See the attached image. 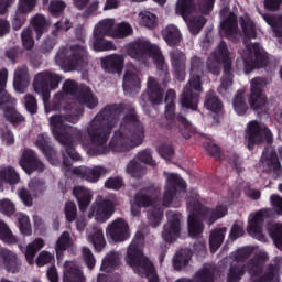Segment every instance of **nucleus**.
I'll return each instance as SVG.
<instances>
[{
    "label": "nucleus",
    "mask_w": 282,
    "mask_h": 282,
    "mask_svg": "<svg viewBox=\"0 0 282 282\" xmlns=\"http://www.w3.org/2000/svg\"><path fill=\"white\" fill-rule=\"evenodd\" d=\"M0 270L17 274L21 270V260L17 253L8 249H0Z\"/></svg>",
    "instance_id": "25"
},
{
    "label": "nucleus",
    "mask_w": 282,
    "mask_h": 282,
    "mask_svg": "<svg viewBox=\"0 0 282 282\" xmlns=\"http://www.w3.org/2000/svg\"><path fill=\"white\" fill-rule=\"evenodd\" d=\"M64 213L66 221H68L69 224L76 221V217H78V208L76 207V203L67 202L65 204Z\"/></svg>",
    "instance_id": "63"
},
{
    "label": "nucleus",
    "mask_w": 282,
    "mask_h": 282,
    "mask_svg": "<svg viewBox=\"0 0 282 282\" xmlns=\"http://www.w3.org/2000/svg\"><path fill=\"white\" fill-rule=\"evenodd\" d=\"M260 167L267 175H272L273 180H279L282 175V165L279 161L276 150L264 148L260 158Z\"/></svg>",
    "instance_id": "14"
},
{
    "label": "nucleus",
    "mask_w": 282,
    "mask_h": 282,
    "mask_svg": "<svg viewBox=\"0 0 282 282\" xmlns=\"http://www.w3.org/2000/svg\"><path fill=\"white\" fill-rule=\"evenodd\" d=\"M265 85V78L256 77L251 79L248 102L252 111H261V109L268 105V96H265V93L263 91Z\"/></svg>",
    "instance_id": "13"
},
{
    "label": "nucleus",
    "mask_w": 282,
    "mask_h": 282,
    "mask_svg": "<svg viewBox=\"0 0 282 282\" xmlns=\"http://www.w3.org/2000/svg\"><path fill=\"white\" fill-rule=\"evenodd\" d=\"M148 219L152 228H158L162 224V219H164V208L153 207L148 212Z\"/></svg>",
    "instance_id": "52"
},
{
    "label": "nucleus",
    "mask_w": 282,
    "mask_h": 282,
    "mask_svg": "<svg viewBox=\"0 0 282 282\" xmlns=\"http://www.w3.org/2000/svg\"><path fill=\"white\" fill-rule=\"evenodd\" d=\"M45 241L42 238H36L31 243L26 246L25 259L29 265H34V257L39 253V250L44 248Z\"/></svg>",
    "instance_id": "41"
},
{
    "label": "nucleus",
    "mask_w": 282,
    "mask_h": 282,
    "mask_svg": "<svg viewBox=\"0 0 282 282\" xmlns=\"http://www.w3.org/2000/svg\"><path fill=\"white\" fill-rule=\"evenodd\" d=\"M67 4L63 0H53L50 2L48 12L51 17H63Z\"/></svg>",
    "instance_id": "59"
},
{
    "label": "nucleus",
    "mask_w": 282,
    "mask_h": 282,
    "mask_svg": "<svg viewBox=\"0 0 282 282\" xmlns=\"http://www.w3.org/2000/svg\"><path fill=\"white\" fill-rule=\"evenodd\" d=\"M113 25H116V20L105 19L95 26L93 34L113 37V31H115Z\"/></svg>",
    "instance_id": "45"
},
{
    "label": "nucleus",
    "mask_w": 282,
    "mask_h": 282,
    "mask_svg": "<svg viewBox=\"0 0 282 282\" xmlns=\"http://www.w3.org/2000/svg\"><path fill=\"white\" fill-rule=\"evenodd\" d=\"M0 182H4V184H9L10 186H15V184L21 182V176L14 167L7 166L0 170Z\"/></svg>",
    "instance_id": "42"
},
{
    "label": "nucleus",
    "mask_w": 282,
    "mask_h": 282,
    "mask_svg": "<svg viewBox=\"0 0 282 282\" xmlns=\"http://www.w3.org/2000/svg\"><path fill=\"white\" fill-rule=\"evenodd\" d=\"M90 1L91 0H74L75 8H77V10H84V19H89L94 12H98V0H95L93 3H90Z\"/></svg>",
    "instance_id": "44"
},
{
    "label": "nucleus",
    "mask_w": 282,
    "mask_h": 282,
    "mask_svg": "<svg viewBox=\"0 0 282 282\" xmlns=\"http://www.w3.org/2000/svg\"><path fill=\"white\" fill-rule=\"evenodd\" d=\"M220 30L224 32L227 39L235 36L238 32L237 15L230 13L220 24Z\"/></svg>",
    "instance_id": "40"
},
{
    "label": "nucleus",
    "mask_w": 282,
    "mask_h": 282,
    "mask_svg": "<svg viewBox=\"0 0 282 282\" xmlns=\"http://www.w3.org/2000/svg\"><path fill=\"white\" fill-rule=\"evenodd\" d=\"M147 98L151 105H162L164 100V89L154 77H149L147 94L141 95L142 102H147Z\"/></svg>",
    "instance_id": "24"
},
{
    "label": "nucleus",
    "mask_w": 282,
    "mask_h": 282,
    "mask_svg": "<svg viewBox=\"0 0 282 282\" xmlns=\"http://www.w3.org/2000/svg\"><path fill=\"white\" fill-rule=\"evenodd\" d=\"M144 142V126L135 109L131 108L123 116L119 130L110 141V147L118 153H127Z\"/></svg>",
    "instance_id": "2"
},
{
    "label": "nucleus",
    "mask_w": 282,
    "mask_h": 282,
    "mask_svg": "<svg viewBox=\"0 0 282 282\" xmlns=\"http://www.w3.org/2000/svg\"><path fill=\"white\" fill-rule=\"evenodd\" d=\"M264 224H265V215L263 214V210H259L254 215H251V219L249 220L247 232L251 237H253V239H258V241H265V235H263Z\"/></svg>",
    "instance_id": "26"
},
{
    "label": "nucleus",
    "mask_w": 282,
    "mask_h": 282,
    "mask_svg": "<svg viewBox=\"0 0 282 282\" xmlns=\"http://www.w3.org/2000/svg\"><path fill=\"white\" fill-rule=\"evenodd\" d=\"M63 282H85L83 271L77 267H70L64 272Z\"/></svg>",
    "instance_id": "54"
},
{
    "label": "nucleus",
    "mask_w": 282,
    "mask_h": 282,
    "mask_svg": "<svg viewBox=\"0 0 282 282\" xmlns=\"http://www.w3.org/2000/svg\"><path fill=\"white\" fill-rule=\"evenodd\" d=\"M226 232H228V228L220 227L215 228L209 234V248L210 252H217L219 248H221V243H224V239H226Z\"/></svg>",
    "instance_id": "36"
},
{
    "label": "nucleus",
    "mask_w": 282,
    "mask_h": 282,
    "mask_svg": "<svg viewBox=\"0 0 282 282\" xmlns=\"http://www.w3.org/2000/svg\"><path fill=\"white\" fill-rule=\"evenodd\" d=\"M212 58L223 64V69L232 68V57H230V50L225 41H220L216 50L212 53Z\"/></svg>",
    "instance_id": "29"
},
{
    "label": "nucleus",
    "mask_w": 282,
    "mask_h": 282,
    "mask_svg": "<svg viewBox=\"0 0 282 282\" xmlns=\"http://www.w3.org/2000/svg\"><path fill=\"white\" fill-rule=\"evenodd\" d=\"M90 242L93 243L95 250L97 252H101L102 248L107 246V242L105 241V234L102 232V229H97L90 237Z\"/></svg>",
    "instance_id": "58"
},
{
    "label": "nucleus",
    "mask_w": 282,
    "mask_h": 282,
    "mask_svg": "<svg viewBox=\"0 0 282 282\" xmlns=\"http://www.w3.org/2000/svg\"><path fill=\"white\" fill-rule=\"evenodd\" d=\"M269 236L273 239L279 250H282V224H273L268 228Z\"/></svg>",
    "instance_id": "55"
},
{
    "label": "nucleus",
    "mask_w": 282,
    "mask_h": 282,
    "mask_svg": "<svg viewBox=\"0 0 282 282\" xmlns=\"http://www.w3.org/2000/svg\"><path fill=\"white\" fill-rule=\"evenodd\" d=\"M35 147L40 149V151L45 155L46 160L51 164H54L56 162V150L52 147V141H50V137L45 134H39L37 139L35 141Z\"/></svg>",
    "instance_id": "31"
},
{
    "label": "nucleus",
    "mask_w": 282,
    "mask_h": 282,
    "mask_svg": "<svg viewBox=\"0 0 282 282\" xmlns=\"http://www.w3.org/2000/svg\"><path fill=\"white\" fill-rule=\"evenodd\" d=\"M70 243H72V238L69 236V232L68 231L62 232V235L59 236L55 245L57 261H61V259H63V256H64L63 252H65V250L69 248Z\"/></svg>",
    "instance_id": "47"
},
{
    "label": "nucleus",
    "mask_w": 282,
    "mask_h": 282,
    "mask_svg": "<svg viewBox=\"0 0 282 282\" xmlns=\"http://www.w3.org/2000/svg\"><path fill=\"white\" fill-rule=\"evenodd\" d=\"M8 83V69L2 68L0 70V105H7L12 100V96L9 95L6 89V85Z\"/></svg>",
    "instance_id": "49"
},
{
    "label": "nucleus",
    "mask_w": 282,
    "mask_h": 282,
    "mask_svg": "<svg viewBox=\"0 0 282 282\" xmlns=\"http://www.w3.org/2000/svg\"><path fill=\"white\" fill-rule=\"evenodd\" d=\"M87 46L80 44H74L68 47H61L55 56L56 63L66 67L70 72L83 67L87 63Z\"/></svg>",
    "instance_id": "8"
},
{
    "label": "nucleus",
    "mask_w": 282,
    "mask_h": 282,
    "mask_svg": "<svg viewBox=\"0 0 282 282\" xmlns=\"http://www.w3.org/2000/svg\"><path fill=\"white\" fill-rule=\"evenodd\" d=\"M169 56L176 80L184 83L186 80V54L180 48H173Z\"/></svg>",
    "instance_id": "20"
},
{
    "label": "nucleus",
    "mask_w": 282,
    "mask_h": 282,
    "mask_svg": "<svg viewBox=\"0 0 282 282\" xmlns=\"http://www.w3.org/2000/svg\"><path fill=\"white\" fill-rule=\"evenodd\" d=\"M202 74H204V61L202 57L194 55L191 57V67H189V85L194 87L195 91H204L202 86Z\"/></svg>",
    "instance_id": "23"
},
{
    "label": "nucleus",
    "mask_w": 282,
    "mask_h": 282,
    "mask_svg": "<svg viewBox=\"0 0 282 282\" xmlns=\"http://www.w3.org/2000/svg\"><path fill=\"white\" fill-rule=\"evenodd\" d=\"M61 80L63 78L56 73L50 70L40 72L34 76L33 89L35 94L42 96L43 102L46 105V102H50L51 91L58 89Z\"/></svg>",
    "instance_id": "11"
},
{
    "label": "nucleus",
    "mask_w": 282,
    "mask_h": 282,
    "mask_svg": "<svg viewBox=\"0 0 282 282\" xmlns=\"http://www.w3.org/2000/svg\"><path fill=\"white\" fill-rule=\"evenodd\" d=\"M234 111L237 116H246L248 113V102L246 101V91L239 89L232 99Z\"/></svg>",
    "instance_id": "39"
},
{
    "label": "nucleus",
    "mask_w": 282,
    "mask_h": 282,
    "mask_svg": "<svg viewBox=\"0 0 282 282\" xmlns=\"http://www.w3.org/2000/svg\"><path fill=\"white\" fill-rule=\"evenodd\" d=\"M186 191V182L177 174H167L165 191L163 195V206L169 208L173 204L178 193H184Z\"/></svg>",
    "instance_id": "15"
},
{
    "label": "nucleus",
    "mask_w": 282,
    "mask_h": 282,
    "mask_svg": "<svg viewBox=\"0 0 282 282\" xmlns=\"http://www.w3.org/2000/svg\"><path fill=\"white\" fill-rule=\"evenodd\" d=\"M141 86L142 84L138 74L131 70H127L123 76V90L127 91V94H138V91L141 89Z\"/></svg>",
    "instance_id": "33"
},
{
    "label": "nucleus",
    "mask_w": 282,
    "mask_h": 282,
    "mask_svg": "<svg viewBox=\"0 0 282 282\" xmlns=\"http://www.w3.org/2000/svg\"><path fill=\"white\" fill-rule=\"evenodd\" d=\"M24 107L31 116H36V113H39V102L36 101V97L32 94H26L24 96Z\"/></svg>",
    "instance_id": "60"
},
{
    "label": "nucleus",
    "mask_w": 282,
    "mask_h": 282,
    "mask_svg": "<svg viewBox=\"0 0 282 282\" xmlns=\"http://www.w3.org/2000/svg\"><path fill=\"white\" fill-rule=\"evenodd\" d=\"M173 129H177V131L185 138V140H191V121L186 119V117L182 115H177L175 118V124L172 126Z\"/></svg>",
    "instance_id": "46"
},
{
    "label": "nucleus",
    "mask_w": 282,
    "mask_h": 282,
    "mask_svg": "<svg viewBox=\"0 0 282 282\" xmlns=\"http://www.w3.org/2000/svg\"><path fill=\"white\" fill-rule=\"evenodd\" d=\"M126 52L130 58H133V61H138L139 63H144L147 57L151 56L154 61V65H156L159 78L162 82L163 87H166L171 83L169 65L158 45H153L147 40L138 39L126 46Z\"/></svg>",
    "instance_id": "5"
},
{
    "label": "nucleus",
    "mask_w": 282,
    "mask_h": 282,
    "mask_svg": "<svg viewBox=\"0 0 282 282\" xmlns=\"http://www.w3.org/2000/svg\"><path fill=\"white\" fill-rule=\"evenodd\" d=\"M248 151H254V147L259 144H272L274 135L268 126L259 123V121H250L247 126L245 135Z\"/></svg>",
    "instance_id": "10"
},
{
    "label": "nucleus",
    "mask_w": 282,
    "mask_h": 282,
    "mask_svg": "<svg viewBox=\"0 0 282 282\" xmlns=\"http://www.w3.org/2000/svg\"><path fill=\"white\" fill-rule=\"evenodd\" d=\"M224 75L220 79V85L218 87V94H226L230 87H232V83H235V74H232V68H223Z\"/></svg>",
    "instance_id": "48"
},
{
    "label": "nucleus",
    "mask_w": 282,
    "mask_h": 282,
    "mask_svg": "<svg viewBox=\"0 0 282 282\" xmlns=\"http://www.w3.org/2000/svg\"><path fill=\"white\" fill-rule=\"evenodd\" d=\"M112 33L113 39H127V36L133 34V28L128 22H121L116 25Z\"/></svg>",
    "instance_id": "56"
},
{
    "label": "nucleus",
    "mask_w": 282,
    "mask_h": 282,
    "mask_svg": "<svg viewBox=\"0 0 282 282\" xmlns=\"http://www.w3.org/2000/svg\"><path fill=\"white\" fill-rule=\"evenodd\" d=\"M175 282H215V270L208 267H203L195 272L193 279L181 278Z\"/></svg>",
    "instance_id": "35"
},
{
    "label": "nucleus",
    "mask_w": 282,
    "mask_h": 282,
    "mask_svg": "<svg viewBox=\"0 0 282 282\" xmlns=\"http://www.w3.org/2000/svg\"><path fill=\"white\" fill-rule=\"evenodd\" d=\"M101 67L108 74H122L124 69V56L113 54L101 59Z\"/></svg>",
    "instance_id": "28"
},
{
    "label": "nucleus",
    "mask_w": 282,
    "mask_h": 282,
    "mask_svg": "<svg viewBox=\"0 0 282 282\" xmlns=\"http://www.w3.org/2000/svg\"><path fill=\"white\" fill-rule=\"evenodd\" d=\"M107 237L115 241V243H120L127 241L131 235L129 234V224L124 221V218H117L107 228Z\"/></svg>",
    "instance_id": "21"
},
{
    "label": "nucleus",
    "mask_w": 282,
    "mask_h": 282,
    "mask_svg": "<svg viewBox=\"0 0 282 282\" xmlns=\"http://www.w3.org/2000/svg\"><path fill=\"white\" fill-rule=\"evenodd\" d=\"M202 91L195 90V86L191 85V82L184 87L181 95L180 105L182 109H188L189 111H197L199 109V98Z\"/></svg>",
    "instance_id": "22"
},
{
    "label": "nucleus",
    "mask_w": 282,
    "mask_h": 282,
    "mask_svg": "<svg viewBox=\"0 0 282 282\" xmlns=\"http://www.w3.org/2000/svg\"><path fill=\"white\" fill-rule=\"evenodd\" d=\"M113 213H116V205L113 202L100 197L93 204L88 217H95L97 221L105 224V221L111 218Z\"/></svg>",
    "instance_id": "18"
},
{
    "label": "nucleus",
    "mask_w": 282,
    "mask_h": 282,
    "mask_svg": "<svg viewBox=\"0 0 282 282\" xmlns=\"http://www.w3.org/2000/svg\"><path fill=\"white\" fill-rule=\"evenodd\" d=\"M105 36L106 35H98L96 33H93V39L90 43L95 52H111V50H116V44L105 39Z\"/></svg>",
    "instance_id": "37"
},
{
    "label": "nucleus",
    "mask_w": 282,
    "mask_h": 282,
    "mask_svg": "<svg viewBox=\"0 0 282 282\" xmlns=\"http://www.w3.org/2000/svg\"><path fill=\"white\" fill-rule=\"evenodd\" d=\"M281 267L279 264H268L265 269V256L258 254L248 260L246 264L234 263L227 272V282H240L246 272L250 282H274L279 279Z\"/></svg>",
    "instance_id": "3"
},
{
    "label": "nucleus",
    "mask_w": 282,
    "mask_h": 282,
    "mask_svg": "<svg viewBox=\"0 0 282 282\" xmlns=\"http://www.w3.org/2000/svg\"><path fill=\"white\" fill-rule=\"evenodd\" d=\"M15 217L21 235H24V237H30V235H32V225L30 224V217L22 213H18Z\"/></svg>",
    "instance_id": "53"
},
{
    "label": "nucleus",
    "mask_w": 282,
    "mask_h": 282,
    "mask_svg": "<svg viewBox=\"0 0 282 282\" xmlns=\"http://www.w3.org/2000/svg\"><path fill=\"white\" fill-rule=\"evenodd\" d=\"M29 188L35 197H39V195H43L45 193V182L41 178L34 177L29 182Z\"/></svg>",
    "instance_id": "61"
},
{
    "label": "nucleus",
    "mask_w": 282,
    "mask_h": 282,
    "mask_svg": "<svg viewBox=\"0 0 282 282\" xmlns=\"http://www.w3.org/2000/svg\"><path fill=\"white\" fill-rule=\"evenodd\" d=\"M19 164L28 175H32L35 171H37V173L45 171V164L32 149H25L23 151Z\"/></svg>",
    "instance_id": "19"
},
{
    "label": "nucleus",
    "mask_w": 282,
    "mask_h": 282,
    "mask_svg": "<svg viewBox=\"0 0 282 282\" xmlns=\"http://www.w3.org/2000/svg\"><path fill=\"white\" fill-rule=\"evenodd\" d=\"M166 217L167 224L163 227L162 237L166 243H173L182 232V214L169 212Z\"/></svg>",
    "instance_id": "16"
},
{
    "label": "nucleus",
    "mask_w": 282,
    "mask_h": 282,
    "mask_svg": "<svg viewBox=\"0 0 282 282\" xmlns=\"http://www.w3.org/2000/svg\"><path fill=\"white\" fill-rule=\"evenodd\" d=\"M137 160L143 164H148V166H158V163L153 160V152H151V149L141 150L137 154Z\"/></svg>",
    "instance_id": "62"
},
{
    "label": "nucleus",
    "mask_w": 282,
    "mask_h": 282,
    "mask_svg": "<svg viewBox=\"0 0 282 282\" xmlns=\"http://www.w3.org/2000/svg\"><path fill=\"white\" fill-rule=\"evenodd\" d=\"M204 107L213 113H219L224 109V104L215 90H209L205 95Z\"/></svg>",
    "instance_id": "38"
},
{
    "label": "nucleus",
    "mask_w": 282,
    "mask_h": 282,
    "mask_svg": "<svg viewBox=\"0 0 282 282\" xmlns=\"http://www.w3.org/2000/svg\"><path fill=\"white\" fill-rule=\"evenodd\" d=\"M144 235L137 232L130 246L128 247L126 262L130 268H134V271L139 276L148 279L149 282H160L158 272L153 262L149 261V258L144 257Z\"/></svg>",
    "instance_id": "6"
},
{
    "label": "nucleus",
    "mask_w": 282,
    "mask_h": 282,
    "mask_svg": "<svg viewBox=\"0 0 282 282\" xmlns=\"http://www.w3.org/2000/svg\"><path fill=\"white\" fill-rule=\"evenodd\" d=\"M195 10H197V6L195 4V0H177L175 12L178 17H182L186 23L189 22V32L192 34H199L204 25H206V18L204 15H199L193 18L195 14Z\"/></svg>",
    "instance_id": "9"
},
{
    "label": "nucleus",
    "mask_w": 282,
    "mask_h": 282,
    "mask_svg": "<svg viewBox=\"0 0 282 282\" xmlns=\"http://www.w3.org/2000/svg\"><path fill=\"white\" fill-rule=\"evenodd\" d=\"M127 173L137 180L144 177L147 174V166L138 162V160H131L127 166Z\"/></svg>",
    "instance_id": "51"
},
{
    "label": "nucleus",
    "mask_w": 282,
    "mask_h": 282,
    "mask_svg": "<svg viewBox=\"0 0 282 282\" xmlns=\"http://www.w3.org/2000/svg\"><path fill=\"white\" fill-rule=\"evenodd\" d=\"M73 195L77 200L79 210L82 213H85V210L89 208V204H91V199H94V195H91V191L83 186H75L73 188Z\"/></svg>",
    "instance_id": "32"
},
{
    "label": "nucleus",
    "mask_w": 282,
    "mask_h": 282,
    "mask_svg": "<svg viewBox=\"0 0 282 282\" xmlns=\"http://www.w3.org/2000/svg\"><path fill=\"white\" fill-rule=\"evenodd\" d=\"M31 25L34 29L36 39H41L50 28V22H47L45 15L37 13L31 19Z\"/></svg>",
    "instance_id": "43"
},
{
    "label": "nucleus",
    "mask_w": 282,
    "mask_h": 282,
    "mask_svg": "<svg viewBox=\"0 0 282 282\" xmlns=\"http://www.w3.org/2000/svg\"><path fill=\"white\" fill-rule=\"evenodd\" d=\"M63 90L65 94H69L70 96H77L80 102L86 105L88 109H95V107H98V98L94 97L91 88L87 85L78 86L76 82L68 79L64 83Z\"/></svg>",
    "instance_id": "12"
},
{
    "label": "nucleus",
    "mask_w": 282,
    "mask_h": 282,
    "mask_svg": "<svg viewBox=\"0 0 282 282\" xmlns=\"http://www.w3.org/2000/svg\"><path fill=\"white\" fill-rule=\"evenodd\" d=\"M245 74H250L254 69H264L268 73L276 69V62L260 43L247 46V53L242 55Z\"/></svg>",
    "instance_id": "7"
},
{
    "label": "nucleus",
    "mask_w": 282,
    "mask_h": 282,
    "mask_svg": "<svg viewBox=\"0 0 282 282\" xmlns=\"http://www.w3.org/2000/svg\"><path fill=\"white\" fill-rule=\"evenodd\" d=\"M187 206L191 208L187 218V230L192 239H197L204 232V221L213 226L215 221L228 215V206L218 204L215 208L204 207L199 202V196L187 199Z\"/></svg>",
    "instance_id": "4"
},
{
    "label": "nucleus",
    "mask_w": 282,
    "mask_h": 282,
    "mask_svg": "<svg viewBox=\"0 0 282 282\" xmlns=\"http://www.w3.org/2000/svg\"><path fill=\"white\" fill-rule=\"evenodd\" d=\"M30 85V73L28 66L23 65L18 67L14 72L13 87L15 91L25 94L28 86Z\"/></svg>",
    "instance_id": "30"
},
{
    "label": "nucleus",
    "mask_w": 282,
    "mask_h": 282,
    "mask_svg": "<svg viewBox=\"0 0 282 282\" xmlns=\"http://www.w3.org/2000/svg\"><path fill=\"white\" fill-rule=\"evenodd\" d=\"M240 25L246 39H257V24L252 19L240 18Z\"/></svg>",
    "instance_id": "50"
},
{
    "label": "nucleus",
    "mask_w": 282,
    "mask_h": 282,
    "mask_svg": "<svg viewBox=\"0 0 282 282\" xmlns=\"http://www.w3.org/2000/svg\"><path fill=\"white\" fill-rule=\"evenodd\" d=\"M73 174L78 175L82 180L96 184L101 175H107V169L100 165L94 167L78 166L73 169Z\"/></svg>",
    "instance_id": "27"
},
{
    "label": "nucleus",
    "mask_w": 282,
    "mask_h": 282,
    "mask_svg": "<svg viewBox=\"0 0 282 282\" xmlns=\"http://www.w3.org/2000/svg\"><path fill=\"white\" fill-rule=\"evenodd\" d=\"M4 118L8 122H11L13 127H19V124L25 122V117L14 108H7L4 110Z\"/></svg>",
    "instance_id": "57"
},
{
    "label": "nucleus",
    "mask_w": 282,
    "mask_h": 282,
    "mask_svg": "<svg viewBox=\"0 0 282 282\" xmlns=\"http://www.w3.org/2000/svg\"><path fill=\"white\" fill-rule=\"evenodd\" d=\"M162 36L169 47H177L182 41L180 29L173 24H170L162 30Z\"/></svg>",
    "instance_id": "34"
},
{
    "label": "nucleus",
    "mask_w": 282,
    "mask_h": 282,
    "mask_svg": "<svg viewBox=\"0 0 282 282\" xmlns=\"http://www.w3.org/2000/svg\"><path fill=\"white\" fill-rule=\"evenodd\" d=\"M51 109L66 113L51 117L50 122L55 140L62 144L63 165L69 167L72 163L67 155L73 162L80 160V154L76 152V142L89 147L88 153L90 155H107L109 153L107 142H109V138H111V133L116 129L122 111H124V106L122 104L106 105L88 123L86 128L88 139H85L83 131L66 124V122L76 124L80 120L83 109L74 110V104L65 100V95L56 94L51 102Z\"/></svg>",
    "instance_id": "1"
},
{
    "label": "nucleus",
    "mask_w": 282,
    "mask_h": 282,
    "mask_svg": "<svg viewBox=\"0 0 282 282\" xmlns=\"http://www.w3.org/2000/svg\"><path fill=\"white\" fill-rule=\"evenodd\" d=\"M191 261V254H186L184 252H177L173 259L174 270H182V268H186L188 262Z\"/></svg>",
    "instance_id": "64"
},
{
    "label": "nucleus",
    "mask_w": 282,
    "mask_h": 282,
    "mask_svg": "<svg viewBox=\"0 0 282 282\" xmlns=\"http://www.w3.org/2000/svg\"><path fill=\"white\" fill-rule=\"evenodd\" d=\"M160 202V187L155 186V184H150L134 195V203L138 208H151V206H155Z\"/></svg>",
    "instance_id": "17"
}]
</instances>
